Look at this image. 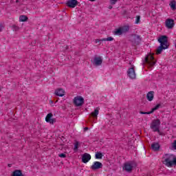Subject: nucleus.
I'll return each instance as SVG.
<instances>
[{
    "label": "nucleus",
    "instance_id": "obj_8",
    "mask_svg": "<svg viewBox=\"0 0 176 176\" xmlns=\"http://www.w3.org/2000/svg\"><path fill=\"white\" fill-rule=\"evenodd\" d=\"M52 118L53 113H49L45 117V122H47V123H50V124H54V123H56V119Z\"/></svg>",
    "mask_w": 176,
    "mask_h": 176
},
{
    "label": "nucleus",
    "instance_id": "obj_13",
    "mask_svg": "<svg viewBox=\"0 0 176 176\" xmlns=\"http://www.w3.org/2000/svg\"><path fill=\"white\" fill-rule=\"evenodd\" d=\"M67 6L68 8H75L76 5H78L77 0H68L66 3Z\"/></svg>",
    "mask_w": 176,
    "mask_h": 176
},
{
    "label": "nucleus",
    "instance_id": "obj_26",
    "mask_svg": "<svg viewBox=\"0 0 176 176\" xmlns=\"http://www.w3.org/2000/svg\"><path fill=\"white\" fill-rule=\"evenodd\" d=\"M113 41V38L111 37V36L108 37V38H102V42H104V41L109 42V41Z\"/></svg>",
    "mask_w": 176,
    "mask_h": 176
},
{
    "label": "nucleus",
    "instance_id": "obj_3",
    "mask_svg": "<svg viewBox=\"0 0 176 176\" xmlns=\"http://www.w3.org/2000/svg\"><path fill=\"white\" fill-rule=\"evenodd\" d=\"M142 38L138 34H132L130 37V42H131L133 46H138L141 43Z\"/></svg>",
    "mask_w": 176,
    "mask_h": 176
},
{
    "label": "nucleus",
    "instance_id": "obj_25",
    "mask_svg": "<svg viewBox=\"0 0 176 176\" xmlns=\"http://www.w3.org/2000/svg\"><path fill=\"white\" fill-rule=\"evenodd\" d=\"M102 153L97 152L96 153L95 157L96 159H102Z\"/></svg>",
    "mask_w": 176,
    "mask_h": 176
},
{
    "label": "nucleus",
    "instance_id": "obj_29",
    "mask_svg": "<svg viewBox=\"0 0 176 176\" xmlns=\"http://www.w3.org/2000/svg\"><path fill=\"white\" fill-rule=\"evenodd\" d=\"M140 113H141V115H151V113H152V111L148 112L140 111Z\"/></svg>",
    "mask_w": 176,
    "mask_h": 176
},
{
    "label": "nucleus",
    "instance_id": "obj_39",
    "mask_svg": "<svg viewBox=\"0 0 176 176\" xmlns=\"http://www.w3.org/2000/svg\"><path fill=\"white\" fill-rule=\"evenodd\" d=\"M51 104H53V100H50Z\"/></svg>",
    "mask_w": 176,
    "mask_h": 176
},
{
    "label": "nucleus",
    "instance_id": "obj_4",
    "mask_svg": "<svg viewBox=\"0 0 176 176\" xmlns=\"http://www.w3.org/2000/svg\"><path fill=\"white\" fill-rule=\"evenodd\" d=\"M159 126H160V120L156 119L153 120L151 124V129L155 133H160V129H159Z\"/></svg>",
    "mask_w": 176,
    "mask_h": 176
},
{
    "label": "nucleus",
    "instance_id": "obj_16",
    "mask_svg": "<svg viewBox=\"0 0 176 176\" xmlns=\"http://www.w3.org/2000/svg\"><path fill=\"white\" fill-rule=\"evenodd\" d=\"M65 91L63 89H58L56 91H55V94L58 96V97H63L65 96Z\"/></svg>",
    "mask_w": 176,
    "mask_h": 176
},
{
    "label": "nucleus",
    "instance_id": "obj_22",
    "mask_svg": "<svg viewBox=\"0 0 176 176\" xmlns=\"http://www.w3.org/2000/svg\"><path fill=\"white\" fill-rule=\"evenodd\" d=\"M147 100L152 101L153 100V91H150L147 94Z\"/></svg>",
    "mask_w": 176,
    "mask_h": 176
},
{
    "label": "nucleus",
    "instance_id": "obj_31",
    "mask_svg": "<svg viewBox=\"0 0 176 176\" xmlns=\"http://www.w3.org/2000/svg\"><path fill=\"white\" fill-rule=\"evenodd\" d=\"M12 28L14 31H19V30H20V28H19V26H16L15 25H12Z\"/></svg>",
    "mask_w": 176,
    "mask_h": 176
},
{
    "label": "nucleus",
    "instance_id": "obj_2",
    "mask_svg": "<svg viewBox=\"0 0 176 176\" xmlns=\"http://www.w3.org/2000/svg\"><path fill=\"white\" fill-rule=\"evenodd\" d=\"M134 167H137V163L134 161H131L124 164L123 170L126 171V173H131Z\"/></svg>",
    "mask_w": 176,
    "mask_h": 176
},
{
    "label": "nucleus",
    "instance_id": "obj_23",
    "mask_svg": "<svg viewBox=\"0 0 176 176\" xmlns=\"http://www.w3.org/2000/svg\"><path fill=\"white\" fill-rule=\"evenodd\" d=\"M98 111H100V109L98 107H97L94 112H92L91 113V116L93 117V118H97L98 115Z\"/></svg>",
    "mask_w": 176,
    "mask_h": 176
},
{
    "label": "nucleus",
    "instance_id": "obj_37",
    "mask_svg": "<svg viewBox=\"0 0 176 176\" xmlns=\"http://www.w3.org/2000/svg\"><path fill=\"white\" fill-rule=\"evenodd\" d=\"M87 130H89V127H85L84 128V131H87Z\"/></svg>",
    "mask_w": 176,
    "mask_h": 176
},
{
    "label": "nucleus",
    "instance_id": "obj_28",
    "mask_svg": "<svg viewBox=\"0 0 176 176\" xmlns=\"http://www.w3.org/2000/svg\"><path fill=\"white\" fill-rule=\"evenodd\" d=\"M78 148H79V142L76 141L74 144V151H78Z\"/></svg>",
    "mask_w": 176,
    "mask_h": 176
},
{
    "label": "nucleus",
    "instance_id": "obj_15",
    "mask_svg": "<svg viewBox=\"0 0 176 176\" xmlns=\"http://www.w3.org/2000/svg\"><path fill=\"white\" fill-rule=\"evenodd\" d=\"M166 49H168V46L160 45L156 50V54H162V52H163V50H166Z\"/></svg>",
    "mask_w": 176,
    "mask_h": 176
},
{
    "label": "nucleus",
    "instance_id": "obj_24",
    "mask_svg": "<svg viewBox=\"0 0 176 176\" xmlns=\"http://www.w3.org/2000/svg\"><path fill=\"white\" fill-rule=\"evenodd\" d=\"M28 20V17L25 15H21L19 16V21H27Z\"/></svg>",
    "mask_w": 176,
    "mask_h": 176
},
{
    "label": "nucleus",
    "instance_id": "obj_38",
    "mask_svg": "<svg viewBox=\"0 0 176 176\" xmlns=\"http://www.w3.org/2000/svg\"><path fill=\"white\" fill-rule=\"evenodd\" d=\"M89 1H91V2H94V1H96V0H89Z\"/></svg>",
    "mask_w": 176,
    "mask_h": 176
},
{
    "label": "nucleus",
    "instance_id": "obj_35",
    "mask_svg": "<svg viewBox=\"0 0 176 176\" xmlns=\"http://www.w3.org/2000/svg\"><path fill=\"white\" fill-rule=\"evenodd\" d=\"M4 27L3 25L0 24V32L2 31V30H3Z\"/></svg>",
    "mask_w": 176,
    "mask_h": 176
},
{
    "label": "nucleus",
    "instance_id": "obj_14",
    "mask_svg": "<svg viewBox=\"0 0 176 176\" xmlns=\"http://www.w3.org/2000/svg\"><path fill=\"white\" fill-rule=\"evenodd\" d=\"M94 65L98 67L102 64V58L101 57H95L93 62Z\"/></svg>",
    "mask_w": 176,
    "mask_h": 176
},
{
    "label": "nucleus",
    "instance_id": "obj_10",
    "mask_svg": "<svg viewBox=\"0 0 176 176\" xmlns=\"http://www.w3.org/2000/svg\"><path fill=\"white\" fill-rule=\"evenodd\" d=\"M165 25L166 28L168 30H171L172 28H174L175 23H174V20L172 19H166L165 22Z\"/></svg>",
    "mask_w": 176,
    "mask_h": 176
},
{
    "label": "nucleus",
    "instance_id": "obj_11",
    "mask_svg": "<svg viewBox=\"0 0 176 176\" xmlns=\"http://www.w3.org/2000/svg\"><path fill=\"white\" fill-rule=\"evenodd\" d=\"M128 76L131 79H135V70H134V67H131L129 69L128 72Z\"/></svg>",
    "mask_w": 176,
    "mask_h": 176
},
{
    "label": "nucleus",
    "instance_id": "obj_33",
    "mask_svg": "<svg viewBox=\"0 0 176 176\" xmlns=\"http://www.w3.org/2000/svg\"><path fill=\"white\" fill-rule=\"evenodd\" d=\"M100 42H102V39H96L95 40L96 43H100Z\"/></svg>",
    "mask_w": 176,
    "mask_h": 176
},
{
    "label": "nucleus",
    "instance_id": "obj_27",
    "mask_svg": "<svg viewBox=\"0 0 176 176\" xmlns=\"http://www.w3.org/2000/svg\"><path fill=\"white\" fill-rule=\"evenodd\" d=\"M160 107H162V104H157L154 108H153V109H151L152 113H153V112H155V111H157V109H159V108H160Z\"/></svg>",
    "mask_w": 176,
    "mask_h": 176
},
{
    "label": "nucleus",
    "instance_id": "obj_36",
    "mask_svg": "<svg viewBox=\"0 0 176 176\" xmlns=\"http://www.w3.org/2000/svg\"><path fill=\"white\" fill-rule=\"evenodd\" d=\"M173 148L174 149H176V140H175L173 142Z\"/></svg>",
    "mask_w": 176,
    "mask_h": 176
},
{
    "label": "nucleus",
    "instance_id": "obj_9",
    "mask_svg": "<svg viewBox=\"0 0 176 176\" xmlns=\"http://www.w3.org/2000/svg\"><path fill=\"white\" fill-rule=\"evenodd\" d=\"M100 168H102V163L100 162H95L91 166V169L94 171L96 170H100Z\"/></svg>",
    "mask_w": 176,
    "mask_h": 176
},
{
    "label": "nucleus",
    "instance_id": "obj_19",
    "mask_svg": "<svg viewBox=\"0 0 176 176\" xmlns=\"http://www.w3.org/2000/svg\"><path fill=\"white\" fill-rule=\"evenodd\" d=\"M169 6H170V9H172V10H175L176 9V1H172L170 2L169 3Z\"/></svg>",
    "mask_w": 176,
    "mask_h": 176
},
{
    "label": "nucleus",
    "instance_id": "obj_17",
    "mask_svg": "<svg viewBox=\"0 0 176 176\" xmlns=\"http://www.w3.org/2000/svg\"><path fill=\"white\" fill-rule=\"evenodd\" d=\"M151 148L155 151H159L160 149V144L159 143H153L151 144Z\"/></svg>",
    "mask_w": 176,
    "mask_h": 176
},
{
    "label": "nucleus",
    "instance_id": "obj_30",
    "mask_svg": "<svg viewBox=\"0 0 176 176\" xmlns=\"http://www.w3.org/2000/svg\"><path fill=\"white\" fill-rule=\"evenodd\" d=\"M140 19H141V16H136V20H135V24H138V23H140Z\"/></svg>",
    "mask_w": 176,
    "mask_h": 176
},
{
    "label": "nucleus",
    "instance_id": "obj_20",
    "mask_svg": "<svg viewBox=\"0 0 176 176\" xmlns=\"http://www.w3.org/2000/svg\"><path fill=\"white\" fill-rule=\"evenodd\" d=\"M113 34H114V35H122L123 34V31L122 30V28H120L118 29H116Z\"/></svg>",
    "mask_w": 176,
    "mask_h": 176
},
{
    "label": "nucleus",
    "instance_id": "obj_12",
    "mask_svg": "<svg viewBox=\"0 0 176 176\" xmlns=\"http://www.w3.org/2000/svg\"><path fill=\"white\" fill-rule=\"evenodd\" d=\"M91 159V155L90 154L85 153L82 155V163H88V162Z\"/></svg>",
    "mask_w": 176,
    "mask_h": 176
},
{
    "label": "nucleus",
    "instance_id": "obj_32",
    "mask_svg": "<svg viewBox=\"0 0 176 176\" xmlns=\"http://www.w3.org/2000/svg\"><path fill=\"white\" fill-rule=\"evenodd\" d=\"M59 157H62V158H65L67 157V155H65V153H60L58 155Z\"/></svg>",
    "mask_w": 176,
    "mask_h": 176
},
{
    "label": "nucleus",
    "instance_id": "obj_21",
    "mask_svg": "<svg viewBox=\"0 0 176 176\" xmlns=\"http://www.w3.org/2000/svg\"><path fill=\"white\" fill-rule=\"evenodd\" d=\"M121 30H122V33L124 34L126 32H129L130 30V26L129 25H125L121 28Z\"/></svg>",
    "mask_w": 176,
    "mask_h": 176
},
{
    "label": "nucleus",
    "instance_id": "obj_7",
    "mask_svg": "<svg viewBox=\"0 0 176 176\" xmlns=\"http://www.w3.org/2000/svg\"><path fill=\"white\" fill-rule=\"evenodd\" d=\"M158 42L162 46H168V37L167 36H161L158 38Z\"/></svg>",
    "mask_w": 176,
    "mask_h": 176
},
{
    "label": "nucleus",
    "instance_id": "obj_1",
    "mask_svg": "<svg viewBox=\"0 0 176 176\" xmlns=\"http://www.w3.org/2000/svg\"><path fill=\"white\" fill-rule=\"evenodd\" d=\"M162 163L166 167H173L176 166V156L171 154H165L162 157Z\"/></svg>",
    "mask_w": 176,
    "mask_h": 176
},
{
    "label": "nucleus",
    "instance_id": "obj_34",
    "mask_svg": "<svg viewBox=\"0 0 176 176\" xmlns=\"http://www.w3.org/2000/svg\"><path fill=\"white\" fill-rule=\"evenodd\" d=\"M116 0H111V5H115V3H116Z\"/></svg>",
    "mask_w": 176,
    "mask_h": 176
},
{
    "label": "nucleus",
    "instance_id": "obj_18",
    "mask_svg": "<svg viewBox=\"0 0 176 176\" xmlns=\"http://www.w3.org/2000/svg\"><path fill=\"white\" fill-rule=\"evenodd\" d=\"M12 176H24V175L23 174V172H21V170H15L12 173Z\"/></svg>",
    "mask_w": 176,
    "mask_h": 176
},
{
    "label": "nucleus",
    "instance_id": "obj_5",
    "mask_svg": "<svg viewBox=\"0 0 176 176\" xmlns=\"http://www.w3.org/2000/svg\"><path fill=\"white\" fill-rule=\"evenodd\" d=\"M143 64H146L148 67H153L156 62H155V58L151 54L146 56L144 58Z\"/></svg>",
    "mask_w": 176,
    "mask_h": 176
},
{
    "label": "nucleus",
    "instance_id": "obj_6",
    "mask_svg": "<svg viewBox=\"0 0 176 176\" xmlns=\"http://www.w3.org/2000/svg\"><path fill=\"white\" fill-rule=\"evenodd\" d=\"M74 104L76 107H81L82 104H85V99L80 96H76L74 99Z\"/></svg>",
    "mask_w": 176,
    "mask_h": 176
},
{
    "label": "nucleus",
    "instance_id": "obj_40",
    "mask_svg": "<svg viewBox=\"0 0 176 176\" xmlns=\"http://www.w3.org/2000/svg\"><path fill=\"white\" fill-rule=\"evenodd\" d=\"M112 8V6H110L109 8V9H111Z\"/></svg>",
    "mask_w": 176,
    "mask_h": 176
}]
</instances>
